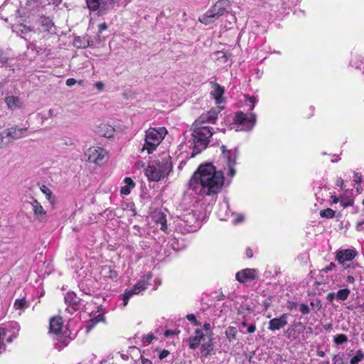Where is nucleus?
Returning a JSON list of instances; mask_svg holds the SVG:
<instances>
[{
  "mask_svg": "<svg viewBox=\"0 0 364 364\" xmlns=\"http://www.w3.org/2000/svg\"><path fill=\"white\" fill-rule=\"evenodd\" d=\"M124 183L125 186L122 187L121 193L123 195H129L130 193L131 189L135 186V183L129 177L124 178Z\"/></svg>",
  "mask_w": 364,
  "mask_h": 364,
  "instance_id": "nucleus-24",
  "label": "nucleus"
},
{
  "mask_svg": "<svg viewBox=\"0 0 364 364\" xmlns=\"http://www.w3.org/2000/svg\"><path fill=\"white\" fill-rule=\"evenodd\" d=\"M4 132L6 137L9 140V144H11L14 140L21 138L23 135L25 129L16 127H11L4 129Z\"/></svg>",
  "mask_w": 364,
  "mask_h": 364,
  "instance_id": "nucleus-17",
  "label": "nucleus"
},
{
  "mask_svg": "<svg viewBox=\"0 0 364 364\" xmlns=\"http://www.w3.org/2000/svg\"><path fill=\"white\" fill-rule=\"evenodd\" d=\"M41 23L46 31H49V28L53 26L50 19L48 18H42L41 19Z\"/></svg>",
  "mask_w": 364,
  "mask_h": 364,
  "instance_id": "nucleus-34",
  "label": "nucleus"
},
{
  "mask_svg": "<svg viewBox=\"0 0 364 364\" xmlns=\"http://www.w3.org/2000/svg\"><path fill=\"white\" fill-rule=\"evenodd\" d=\"M221 150L223 152V157L227 163L228 168V174L230 177H233L235 174L234 166L237 156L236 150H227L225 146H221Z\"/></svg>",
  "mask_w": 364,
  "mask_h": 364,
  "instance_id": "nucleus-10",
  "label": "nucleus"
},
{
  "mask_svg": "<svg viewBox=\"0 0 364 364\" xmlns=\"http://www.w3.org/2000/svg\"><path fill=\"white\" fill-rule=\"evenodd\" d=\"M353 178H354V179H353V180H354V181H355L356 183H361V181H362V176H361V175H360L359 173H355L354 174V177H353Z\"/></svg>",
  "mask_w": 364,
  "mask_h": 364,
  "instance_id": "nucleus-43",
  "label": "nucleus"
},
{
  "mask_svg": "<svg viewBox=\"0 0 364 364\" xmlns=\"http://www.w3.org/2000/svg\"><path fill=\"white\" fill-rule=\"evenodd\" d=\"M25 299H16L14 302V306L16 309H22L26 306Z\"/></svg>",
  "mask_w": 364,
  "mask_h": 364,
  "instance_id": "nucleus-35",
  "label": "nucleus"
},
{
  "mask_svg": "<svg viewBox=\"0 0 364 364\" xmlns=\"http://www.w3.org/2000/svg\"><path fill=\"white\" fill-rule=\"evenodd\" d=\"M105 318L102 314H98L93 318H92L87 326V330L90 331L92 328H93L97 323L104 321Z\"/></svg>",
  "mask_w": 364,
  "mask_h": 364,
  "instance_id": "nucleus-27",
  "label": "nucleus"
},
{
  "mask_svg": "<svg viewBox=\"0 0 364 364\" xmlns=\"http://www.w3.org/2000/svg\"><path fill=\"white\" fill-rule=\"evenodd\" d=\"M5 102L11 109H16L21 106L20 100L17 97L9 96L6 97Z\"/></svg>",
  "mask_w": 364,
  "mask_h": 364,
  "instance_id": "nucleus-25",
  "label": "nucleus"
},
{
  "mask_svg": "<svg viewBox=\"0 0 364 364\" xmlns=\"http://www.w3.org/2000/svg\"><path fill=\"white\" fill-rule=\"evenodd\" d=\"M248 100L252 104L251 107H250V109L252 110L254 109L255 105V103L257 102L256 98L255 97H250L248 98Z\"/></svg>",
  "mask_w": 364,
  "mask_h": 364,
  "instance_id": "nucleus-48",
  "label": "nucleus"
},
{
  "mask_svg": "<svg viewBox=\"0 0 364 364\" xmlns=\"http://www.w3.org/2000/svg\"><path fill=\"white\" fill-rule=\"evenodd\" d=\"M135 166H136V168L140 169V168H144V164L142 161H137V162L135 164Z\"/></svg>",
  "mask_w": 364,
  "mask_h": 364,
  "instance_id": "nucleus-51",
  "label": "nucleus"
},
{
  "mask_svg": "<svg viewBox=\"0 0 364 364\" xmlns=\"http://www.w3.org/2000/svg\"><path fill=\"white\" fill-rule=\"evenodd\" d=\"M242 326H247L246 322L243 321V322L242 323Z\"/></svg>",
  "mask_w": 364,
  "mask_h": 364,
  "instance_id": "nucleus-64",
  "label": "nucleus"
},
{
  "mask_svg": "<svg viewBox=\"0 0 364 364\" xmlns=\"http://www.w3.org/2000/svg\"><path fill=\"white\" fill-rule=\"evenodd\" d=\"M18 31H20L22 33H26L29 31H31V28L26 26V25H23V24H21V25H18Z\"/></svg>",
  "mask_w": 364,
  "mask_h": 364,
  "instance_id": "nucleus-38",
  "label": "nucleus"
},
{
  "mask_svg": "<svg viewBox=\"0 0 364 364\" xmlns=\"http://www.w3.org/2000/svg\"><path fill=\"white\" fill-rule=\"evenodd\" d=\"M85 155L88 161L97 165H101L107 158V152L102 147L92 146L87 150Z\"/></svg>",
  "mask_w": 364,
  "mask_h": 364,
  "instance_id": "nucleus-9",
  "label": "nucleus"
},
{
  "mask_svg": "<svg viewBox=\"0 0 364 364\" xmlns=\"http://www.w3.org/2000/svg\"><path fill=\"white\" fill-rule=\"evenodd\" d=\"M141 362H142V364H152L151 360H149V359H146V358H143Z\"/></svg>",
  "mask_w": 364,
  "mask_h": 364,
  "instance_id": "nucleus-60",
  "label": "nucleus"
},
{
  "mask_svg": "<svg viewBox=\"0 0 364 364\" xmlns=\"http://www.w3.org/2000/svg\"><path fill=\"white\" fill-rule=\"evenodd\" d=\"M174 334V332L173 331H171V330H167L165 331L164 333V336L168 337L169 336H172Z\"/></svg>",
  "mask_w": 364,
  "mask_h": 364,
  "instance_id": "nucleus-57",
  "label": "nucleus"
},
{
  "mask_svg": "<svg viewBox=\"0 0 364 364\" xmlns=\"http://www.w3.org/2000/svg\"><path fill=\"white\" fill-rule=\"evenodd\" d=\"M256 117L252 113L238 112L235 115V122L237 131L250 130L255 124Z\"/></svg>",
  "mask_w": 364,
  "mask_h": 364,
  "instance_id": "nucleus-6",
  "label": "nucleus"
},
{
  "mask_svg": "<svg viewBox=\"0 0 364 364\" xmlns=\"http://www.w3.org/2000/svg\"><path fill=\"white\" fill-rule=\"evenodd\" d=\"M336 186L343 188V180L341 178H338L336 181Z\"/></svg>",
  "mask_w": 364,
  "mask_h": 364,
  "instance_id": "nucleus-52",
  "label": "nucleus"
},
{
  "mask_svg": "<svg viewBox=\"0 0 364 364\" xmlns=\"http://www.w3.org/2000/svg\"><path fill=\"white\" fill-rule=\"evenodd\" d=\"M348 341V337L345 334H339L334 338V342L338 344H343Z\"/></svg>",
  "mask_w": 364,
  "mask_h": 364,
  "instance_id": "nucleus-33",
  "label": "nucleus"
},
{
  "mask_svg": "<svg viewBox=\"0 0 364 364\" xmlns=\"http://www.w3.org/2000/svg\"><path fill=\"white\" fill-rule=\"evenodd\" d=\"M152 275L149 273L144 275L141 279L138 281L132 289L127 290L123 296L124 306H127L129 299L134 294H139L147 289L148 282L151 279Z\"/></svg>",
  "mask_w": 364,
  "mask_h": 364,
  "instance_id": "nucleus-7",
  "label": "nucleus"
},
{
  "mask_svg": "<svg viewBox=\"0 0 364 364\" xmlns=\"http://www.w3.org/2000/svg\"><path fill=\"white\" fill-rule=\"evenodd\" d=\"M50 4L58 5L61 2V0H48Z\"/></svg>",
  "mask_w": 364,
  "mask_h": 364,
  "instance_id": "nucleus-55",
  "label": "nucleus"
},
{
  "mask_svg": "<svg viewBox=\"0 0 364 364\" xmlns=\"http://www.w3.org/2000/svg\"><path fill=\"white\" fill-rule=\"evenodd\" d=\"M224 94V89L217 83L212 84V90L210 95L215 99L216 104L219 105L223 102V95Z\"/></svg>",
  "mask_w": 364,
  "mask_h": 364,
  "instance_id": "nucleus-19",
  "label": "nucleus"
},
{
  "mask_svg": "<svg viewBox=\"0 0 364 364\" xmlns=\"http://www.w3.org/2000/svg\"><path fill=\"white\" fill-rule=\"evenodd\" d=\"M169 354V352L166 350H163L162 351H161L160 354H159V358L160 359H164V358H166Z\"/></svg>",
  "mask_w": 364,
  "mask_h": 364,
  "instance_id": "nucleus-46",
  "label": "nucleus"
},
{
  "mask_svg": "<svg viewBox=\"0 0 364 364\" xmlns=\"http://www.w3.org/2000/svg\"><path fill=\"white\" fill-rule=\"evenodd\" d=\"M364 358V354L361 350L357 351L355 356H353L350 361V364H358Z\"/></svg>",
  "mask_w": 364,
  "mask_h": 364,
  "instance_id": "nucleus-29",
  "label": "nucleus"
},
{
  "mask_svg": "<svg viewBox=\"0 0 364 364\" xmlns=\"http://www.w3.org/2000/svg\"><path fill=\"white\" fill-rule=\"evenodd\" d=\"M154 221L159 225L160 229L166 231L167 228L166 219L165 215L161 212H155L152 215Z\"/></svg>",
  "mask_w": 364,
  "mask_h": 364,
  "instance_id": "nucleus-22",
  "label": "nucleus"
},
{
  "mask_svg": "<svg viewBox=\"0 0 364 364\" xmlns=\"http://www.w3.org/2000/svg\"><path fill=\"white\" fill-rule=\"evenodd\" d=\"M213 132L210 128L205 126L203 123H198L196 120L193 124V143L196 149L200 151L205 149L209 141V139L212 136Z\"/></svg>",
  "mask_w": 364,
  "mask_h": 364,
  "instance_id": "nucleus-3",
  "label": "nucleus"
},
{
  "mask_svg": "<svg viewBox=\"0 0 364 364\" xmlns=\"http://www.w3.org/2000/svg\"><path fill=\"white\" fill-rule=\"evenodd\" d=\"M0 341V353H1L5 350V341L6 339H1Z\"/></svg>",
  "mask_w": 364,
  "mask_h": 364,
  "instance_id": "nucleus-49",
  "label": "nucleus"
},
{
  "mask_svg": "<svg viewBox=\"0 0 364 364\" xmlns=\"http://www.w3.org/2000/svg\"><path fill=\"white\" fill-rule=\"evenodd\" d=\"M49 115H50V117H53V116H54V114H53V109H50V110H49Z\"/></svg>",
  "mask_w": 364,
  "mask_h": 364,
  "instance_id": "nucleus-63",
  "label": "nucleus"
},
{
  "mask_svg": "<svg viewBox=\"0 0 364 364\" xmlns=\"http://www.w3.org/2000/svg\"><path fill=\"white\" fill-rule=\"evenodd\" d=\"M10 144L9 140L6 137V134H4V130L0 132V149H2L3 147Z\"/></svg>",
  "mask_w": 364,
  "mask_h": 364,
  "instance_id": "nucleus-32",
  "label": "nucleus"
},
{
  "mask_svg": "<svg viewBox=\"0 0 364 364\" xmlns=\"http://www.w3.org/2000/svg\"><path fill=\"white\" fill-rule=\"evenodd\" d=\"M40 189L41 192L45 195L46 198L48 200L50 205L54 208L56 203V199L51 190L48 186L44 185L42 186Z\"/></svg>",
  "mask_w": 364,
  "mask_h": 364,
  "instance_id": "nucleus-23",
  "label": "nucleus"
},
{
  "mask_svg": "<svg viewBox=\"0 0 364 364\" xmlns=\"http://www.w3.org/2000/svg\"><path fill=\"white\" fill-rule=\"evenodd\" d=\"M255 330H256V326L255 324H251L247 327V331L249 333H252L255 331Z\"/></svg>",
  "mask_w": 364,
  "mask_h": 364,
  "instance_id": "nucleus-47",
  "label": "nucleus"
},
{
  "mask_svg": "<svg viewBox=\"0 0 364 364\" xmlns=\"http://www.w3.org/2000/svg\"><path fill=\"white\" fill-rule=\"evenodd\" d=\"M335 212L331 208H326L320 211L321 218H332L334 217Z\"/></svg>",
  "mask_w": 364,
  "mask_h": 364,
  "instance_id": "nucleus-31",
  "label": "nucleus"
},
{
  "mask_svg": "<svg viewBox=\"0 0 364 364\" xmlns=\"http://www.w3.org/2000/svg\"><path fill=\"white\" fill-rule=\"evenodd\" d=\"M20 329L16 322H10L0 325V339H6L7 343H11L16 338ZM1 340H0L1 341Z\"/></svg>",
  "mask_w": 364,
  "mask_h": 364,
  "instance_id": "nucleus-8",
  "label": "nucleus"
},
{
  "mask_svg": "<svg viewBox=\"0 0 364 364\" xmlns=\"http://www.w3.org/2000/svg\"><path fill=\"white\" fill-rule=\"evenodd\" d=\"M213 349V346L211 342L203 343L201 346V353L204 356H208Z\"/></svg>",
  "mask_w": 364,
  "mask_h": 364,
  "instance_id": "nucleus-28",
  "label": "nucleus"
},
{
  "mask_svg": "<svg viewBox=\"0 0 364 364\" xmlns=\"http://www.w3.org/2000/svg\"><path fill=\"white\" fill-rule=\"evenodd\" d=\"M154 339V336L152 333H149L147 335H144L142 338V341L144 344L148 345Z\"/></svg>",
  "mask_w": 364,
  "mask_h": 364,
  "instance_id": "nucleus-37",
  "label": "nucleus"
},
{
  "mask_svg": "<svg viewBox=\"0 0 364 364\" xmlns=\"http://www.w3.org/2000/svg\"><path fill=\"white\" fill-rule=\"evenodd\" d=\"M204 334L200 330H196L195 332V336H192L189 338V347L191 349H196L198 347L200 341L203 340Z\"/></svg>",
  "mask_w": 364,
  "mask_h": 364,
  "instance_id": "nucleus-21",
  "label": "nucleus"
},
{
  "mask_svg": "<svg viewBox=\"0 0 364 364\" xmlns=\"http://www.w3.org/2000/svg\"><path fill=\"white\" fill-rule=\"evenodd\" d=\"M77 81L74 78H69L66 80V85L68 87H71L74 85Z\"/></svg>",
  "mask_w": 364,
  "mask_h": 364,
  "instance_id": "nucleus-45",
  "label": "nucleus"
},
{
  "mask_svg": "<svg viewBox=\"0 0 364 364\" xmlns=\"http://www.w3.org/2000/svg\"><path fill=\"white\" fill-rule=\"evenodd\" d=\"M215 55L218 60L222 59L223 62H226L228 59V54L223 50L218 51Z\"/></svg>",
  "mask_w": 364,
  "mask_h": 364,
  "instance_id": "nucleus-36",
  "label": "nucleus"
},
{
  "mask_svg": "<svg viewBox=\"0 0 364 364\" xmlns=\"http://www.w3.org/2000/svg\"><path fill=\"white\" fill-rule=\"evenodd\" d=\"M349 294L350 290L348 289H341L336 293V297L342 301H344L347 299Z\"/></svg>",
  "mask_w": 364,
  "mask_h": 364,
  "instance_id": "nucleus-30",
  "label": "nucleus"
},
{
  "mask_svg": "<svg viewBox=\"0 0 364 364\" xmlns=\"http://www.w3.org/2000/svg\"><path fill=\"white\" fill-rule=\"evenodd\" d=\"M107 28V25L106 23H102L99 24L98 26V32L101 33L103 31Z\"/></svg>",
  "mask_w": 364,
  "mask_h": 364,
  "instance_id": "nucleus-42",
  "label": "nucleus"
},
{
  "mask_svg": "<svg viewBox=\"0 0 364 364\" xmlns=\"http://www.w3.org/2000/svg\"><path fill=\"white\" fill-rule=\"evenodd\" d=\"M331 204H336L339 201L338 198L334 195L331 196Z\"/></svg>",
  "mask_w": 364,
  "mask_h": 364,
  "instance_id": "nucleus-50",
  "label": "nucleus"
},
{
  "mask_svg": "<svg viewBox=\"0 0 364 364\" xmlns=\"http://www.w3.org/2000/svg\"><path fill=\"white\" fill-rule=\"evenodd\" d=\"M95 87L97 88L98 90H101L104 87V84L102 82H97L95 84Z\"/></svg>",
  "mask_w": 364,
  "mask_h": 364,
  "instance_id": "nucleus-53",
  "label": "nucleus"
},
{
  "mask_svg": "<svg viewBox=\"0 0 364 364\" xmlns=\"http://www.w3.org/2000/svg\"><path fill=\"white\" fill-rule=\"evenodd\" d=\"M29 203L32 208L34 220L38 223L46 222L48 219V214L41 203L36 199H33Z\"/></svg>",
  "mask_w": 364,
  "mask_h": 364,
  "instance_id": "nucleus-12",
  "label": "nucleus"
},
{
  "mask_svg": "<svg viewBox=\"0 0 364 364\" xmlns=\"http://www.w3.org/2000/svg\"><path fill=\"white\" fill-rule=\"evenodd\" d=\"M332 327H333V326L331 323H328V324H326V325L323 326L324 329L326 330V331H328V330L331 329Z\"/></svg>",
  "mask_w": 364,
  "mask_h": 364,
  "instance_id": "nucleus-59",
  "label": "nucleus"
},
{
  "mask_svg": "<svg viewBox=\"0 0 364 364\" xmlns=\"http://www.w3.org/2000/svg\"><path fill=\"white\" fill-rule=\"evenodd\" d=\"M230 6V4L228 0H219L205 14L199 17L198 21L205 25L214 23L225 14Z\"/></svg>",
  "mask_w": 364,
  "mask_h": 364,
  "instance_id": "nucleus-4",
  "label": "nucleus"
},
{
  "mask_svg": "<svg viewBox=\"0 0 364 364\" xmlns=\"http://www.w3.org/2000/svg\"><path fill=\"white\" fill-rule=\"evenodd\" d=\"M356 255V252L351 249L339 250L336 259L340 263L352 260Z\"/></svg>",
  "mask_w": 364,
  "mask_h": 364,
  "instance_id": "nucleus-18",
  "label": "nucleus"
},
{
  "mask_svg": "<svg viewBox=\"0 0 364 364\" xmlns=\"http://www.w3.org/2000/svg\"><path fill=\"white\" fill-rule=\"evenodd\" d=\"M346 281L348 282H349V283H353L355 279H354V277L353 276L350 275V276H348Z\"/></svg>",
  "mask_w": 364,
  "mask_h": 364,
  "instance_id": "nucleus-58",
  "label": "nucleus"
},
{
  "mask_svg": "<svg viewBox=\"0 0 364 364\" xmlns=\"http://www.w3.org/2000/svg\"><path fill=\"white\" fill-rule=\"evenodd\" d=\"M221 108L220 107H215L212 108L210 111L206 113H203L200 116V117L197 119L198 123H213L217 119V116L220 112Z\"/></svg>",
  "mask_w": 364,
  "mask_h": 364,
  "instance_id": "nucleus-15",
  "label": "nucleus"
},
{
  "mask_svg": "<svg viewBox=\"0 0 364 364\" xmlns=\"http://www.w3.org/2000/svg\"><path fill=\"white\" fill-rule=\"evenodd\" d=\"M335 267L336 265L333 263H331L328 266L323 268L322 271L327 273L328 271L333 270Z\"/></svg>",
  "mask_w": 364,
  "mask_h": 364,
  "instance_id": "nucleus-41",
  "label": "nucleus"
},
{
  "mask_svg": "<svg viewBox=\"0 0 364 364\" xmlns=\"http://www.w3.org/2000/svg\"><path fill=\"white\" fill-rule=\"evenodd\" d=\"M287 318L288 314H284L279 318L271 319L269 322V329L274 331L282 328L287 324Z\"/></svg>",
  "mask_w": 364,
  "mask_h": 364,
  "instance_id": "nucleus-16",
  "label": "nucleus"
},
{
  "mask_svg": "<svg viewBox=\"0 0 364 364\" xmlns=\"http://www.w3.org/2000/svg\"><path fill=\"white\" fill-rule=\"evenodd\" d=\"M172 169L171 164L167 159L154 160L149 163L145 168L146 176L149 181H159L166 177Z\"/></svg>",
  "mask_w": 364,
  "mask_h": 364,
  "instance_id": "nucleus-2",
  "label": "nucleus"
},
{
  "mask_svg": "<svg viewBox=\"0 0 364 364\" xmlns=\"http://www.w3.org/2000/svg\"><path fill=\"white\" fill-rule=\"evenodd\" d=\"M300 311L304 314H306L309 312V308L306 304H301L300 306Z\"/></svg>",
  "mask_w": 364,
  "mask_h": 364,
  "instance_id": "nucleus-39",
  "label": "nucleus"
},
{
  "mask_svg": "<svg viewBox=\"0 0 364 364\" xmlns=\"http://www.w3.org/2000/svg\"><path fill=\"white\" fill-rule=\"evenodd\" d=\"M237 333V328L234 326H229L225 331V336L230 342L235 340Z\"/></svg>",
  "mask_w": 364,
  "mask_h": 364,
  "instance_id": "nucleus-26",
  "label": "nucleus"
},
{
  "mask_svg": "<svg viewBox=\"0 0 364 364\" xmlns=\"http://www.w3.org/2000/svg\"><path fill=\"white\" fill-rule=\"evenodd\" d=\"M63 320L61 317L55 316L50 319V332L55 335H59L63 328Z\"/></svg>",
  "mask_w": 364,
  "mask_h": 364,
  "instance_id": "nucleus-20",
  "label": "nucleus"
},
{
  "mask_svg": "<svg viewBox=\"0 0 364 364\" xmlns=\"http://www.w3.org/2000/svg\"><path fill=\"white\" fill-rule=\"evenodd\" d=\"M186 318L189 321L194 323L196 325H198L193 314H188L186 316Z\"/></svg>",
  "mask_w": 364,
  "mask_h": 364,
  "instance_id": "nucleus-44",
  "label": "nucleus"
},
{
  "mask_svg": "<svg viewBox=\"0 0 364 364\" xmlns=\"http://www.w3.org/2000/svg\"><path fill=\"white\" fill-rule=\"evenodd\" d=\"M224 183V175L216 171L211 164H205L198 167L188 183L189 188L196 194L210 196L218 193Z\"/></svg>",
  "mask_w": 364,
  "mask_h": 364,
  "instance_id": "nucleus-1",
  "label": "nucleus"
},
{
  "mask_svg": "<svg viewBox=\"0 0 364 364\" xmlns=\"http://www.w3.org/2000/svg\"><path fill=\"white\" fill-rule=\"evenodd\" d=\"M335 296H336V294L330 293L328 294L327 298L329 301H333Z\"/></svg>",
  "mask_w": 364,
  "mask_h": 364,
  "instance_id": "nucleus-56",
  "label": "nucleus"
},
{
  "mask_svg": "<svg viewBox=\"0 0 364 364\" xmlns=\"http://www.w3.org/2000/svg\"><path fill=\"white\" fill-rule=\"evenodd\" d=\"M210 328V323H205L203 325V329L205 331H208Z\"/></svg>",
  "mask_w": 364,
  "mask_h": 364,
  "instance_id": "nucleus-61",
  "label": "nucleus"
},
{
  "mask_svg": "<svg viewBox=\"0 0 364 364\" xmlns=\"http://www.w3.org/2000/svg\"><path fill=\"white\" fill-rule=\"evenodd\" d=\"M256 270L254 269H245L236 274V279L241 283H246L256 278Z\"/></svg>",
  "mask_w": 364,
  "mask_h": 364,
  "instance_id": "nucleus-14",
  "label": "nucleus"
},
{
  "mask_svg": "<svg viewBox=\"0 0 364 364\" xmlns=\"http://www.w3.org/2000/svg\"><path fill=\"white\" fill-rule=\"evenodd\" d=\"M95 132L100 136L111 138L114 136L115 129L108 124L101 123L95 127Z\"/></svg>",
  "mask_w": 364,
  "mask_h": 364,
  "instance_id": "nucleus-13",
  "label": "nucleus"
},
{
  "mask_svg": "<svg viewBox=\"0 0 364 364\" xmlns=\"http://www.w3.org/2000/svg\"><path fill=\"white\" fill-rule=\"evenodd\" d=\"M246 255H247V257L251 258L253 256L252 250L250 248L247 249Z\"/></svg>",
  "mask_w": 364,
  "mask_h": 364,
  "instance_id": "nucleus-54",
  "label": "nucleus"
},
{
  "mask_svg": "<svg viewBox=\"0 0 364 364\" xmlns=\"http://www.w3.org/2000/svg\"><path fill=\"white\" fill-rule=\"evenodd\" d=\"M318 355L319 357H324L325 356V353L323 351H322V350H320V351L318 352Z\"/></svg>",
  "mask_w": 364,
  "mask_h": 364,
  "instance_id": "nucleus-62",
  "label": "nucleus"
},
{
  "mask_svg": "<svg viewBox=\"0 0 364 364\" xmlns=\"http://www.w3.org/2000/svg\"><path fill=\"white\" fill-rule=\"evenodd\" d=\"M243 220H244V217L242 215H237L233 220V223L234 224L240 223L242 222Z\"/></svg>",
  "mask_w": 364,
  "mask_h": 364,
  "instance_id": "nucleus-40",
  "label": "nucleus"
},
{
  "mask_svg": "<svg viewBox=\"0 0 364 364\" xmlns=\"http://www.w3.org/2000/svg\"><path fill=\"white\" fill-rule=\"evenodd\" d=\"M88 8L92 11H99L100 15H103L112 5L114 0H86Z\"/></svg>",
  "mask_w": 364,
  "mask_h": 364,
  "instance_id": "nucleus-11",
  "label": "nucleus"
},
{
  "mask_svg": "<svg viewBox=\"0 0 364 364\" xmlns=\"http://www.w3.org/2000/svg\"><path fill=\"white\" fill-rule=\"evenodd\" d=\"M166 134L167 131L164 127L157 129L149 128L146 132L145 144L142 148V151L146 150L149 154L152 153L160 144Z\"/></svg>",
  "mask_w": 364,
  "mask_h": 364,
  "instance_id": "nucleus-5",
  "label": "nucleus"
}]
</instances>
